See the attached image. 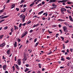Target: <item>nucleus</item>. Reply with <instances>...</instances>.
<instances>
[{
  "label": "nucleus",
  "mask_w": 73,
  "mask_h": 73,
  "mask_svg": "<svg viewBox=\"0 0 73 73\" xmlns=\"http://www.w3.org/2000/svg\"><path fill=\"white\" fill-rule=\"evenodd\" d=\"M63 31L65 32H68V30H67V28L65 26H64L63 27Z\"/></svg>",
  "instance_id": "nucleus-1"
},
{
  "label": "nucleus",
  "mask_w": 73,
  "mask_h": 73,
  "mask_svg": "<svg viewBox=\"0 0 73 73\" xmlns=\"http://www.w3.org/2000/svg\"><path fill=\"white\" fill-rule=\"evenodd\" d=\"M56 1H57L56 0H50L49 1L48 3H54V2H56Z\"/></svg>",
  "instance_id": "nucleus-2"
},
{
  "label": "nucleus",
  "mask_w": 73,
  "mask_h": 73,
  "mask_svg": "<svg viewBox=\"0 0 73 73\" xmlns=\"http://www.w3.org/2000/svg\"><path fill=\"white\" fill-rule=\"evenodd\" d=\"M68 0H63L62 1H58L59 3H66Z\"/></svg>",
  "instance_id": "nucleus-3"
},
{
  "label": "nucleus",
  "mask_w": 73,
  "mask_h": 73,
  "mask_svg": "<svg viewBox=\"0 0 73 73\" xmlns=\"http://www.w3.org/2000/svg\"><path fill=\"white\" fill-rule=\"evenodd\" d=\"M20 60H21V59H18L17 60V64L19 65H21V61Z\"/></svg>",
  "instance_id": "nucleus-4"
},
{
  "label": "nucleus",
  "mask_w": 73,
  "mask_h": 73,
  "mask_svg": "<svg viewBox=\"0 0 73 73\" xmlns=\"http://www.w3.org/2000/svg\"><path fill=\"white\" fill-rule=\"evenodd\" d=\"M7 66L6 65H4L3 66V68L4 70H6Z\"/></svg>",
  "instance_id": "nucleus-5"
},
{
  "label": "nucleus",
  "mask_w": 73,
  "mask_h": 73,
  "mask_svg": "<svg viewBox=\"0 0 73 73\" xmlns=\"http://www.w3.org/2000/svg\"><path fill=\"white\" fill-rule=\"evenodd\" d=\"M27 57L26 56H24V58L22 59V61H27Z\"/></svg>",
  "instance_id": "nucleus-6"
},
{
  "label": "nucleus",
  "mask_w": 73,
  "mask_h": 73,
  "mask_svg": "<svg viewBox=\"0 0 73 73\" xmlns=\"http://www.w3.org/2000/svg\"><path fill=\"white\" fill-rule=\"evenodd\" d=\"M60 11L65 12V11H66V9H64V8H61Z\"/></svg>",
  "instance_id": "nucleus-7"
},
{
  "label": "nucleus",
  "mask_w": 73,
  "mask_h": 73,
  "mask_svg": "<svg viewBox=\"0 0 73 73\" xmlns=\"http://www.w3.org/2000/svg\"><path fill=\"white\" fill-rule=\"evenodd\" d=\"M13 45L15 48H16L17 47V42H15V43L13 44Z\"/></svg>",
  "instance_id": "nucleus-8"
},
{
  "label": "nucleus",
  "mask_w": 73,
  "mask_h": 73,
  "mask_svg": "<svg viewBox=\"0 0 73 73\" xmlns=\"http://www.w3.org/2000/svg\"><path fill=\"white\" fill-rule=\"evenodd\" d=\"M9 17V15H7V16H4V17H1V19H5V18H7Z\"/></svg>",
  "instance_id": "nucleus-9"
},
{
  "label": "nucleus",
  "mask_w": 73,
  "mask_h": 73,
  "mask_svg": "<svg viewBox=\"0 0 73 73\" xmlns=\"http://www.w3.org/2000/svg\"><path fill=\"white\" fill-rule=\"evenodd\" d=\"M70 63H71V62H67V65L68 66H70Z\"/></svg>",
  "instance_id": "nucleus-10"
},
{
  "label": "nucleus",
  "mask_w": 73,
  "mask_h": 73,
  "mask_svg": "<svg viewBox=\"0 0 73 73\" xmlns=\"http://www.w3.org/2000/svg\"><path fill=\"white\" fill-rule=\"evenodd\" d=\"M5 44L3 43L0 45V47H3V46H5Z\"/></svg>",
  "instance_id": "nucleus-11"
},
{
  "label": "nucleus",
  "mask_w": 73,
  "mask_h": 73,
  "mask_svg": "<svg viewBox=\"0 0 73 73\" xmlns=\"http://www.w3.org/2000/svg\"><path fill=\"white\" fill-rule=\"evenodd\" d=\"M52 6L53 7V8H56V7H57V5H55V3H53L52 5Z\"/></svg>",
  "instance_id": "nucleus-12"
},
{
  "label": "nucleus",
  "mask_w": 73,
  "mask_h": 73,
  "mask_svg": "<svg viewBox=\"0 0 73 73\" xmlns=\"http://www.w3.org/2000/svg\"><path fill=\"white\" fill-rule=\"evenodd\" d=\"M15 7V4H13L11 5V8L12 9V8H13Z\"/></svg>",
  "instance_id": "nucleus-13"
},
{
  "label": "nucleus",
  "mask_w": 73,
  "mask_h": 73,
  "mask_svg": "<svg viewBox=\"0 0 73 73\" xmlns=\"http://www.w3.org/2000/svg\"><path fill=\"white\" fill-rule=\"evenodd\" d=\"M14 29L15 31H16V29H19V27H17L16 26V25H14Z\"/></svg>",
  "instance_id": "nucleus-14"
},
{
  "label": "nucleus",
  "mask_w": 73,
  "mask_h": 73,
  "mask_svg": "<svg viewBox=\"0 0 73 73\" xmlns=\"http://www.w3.org/2000/svg\"><path fill=\"white\" fill-rule=\"evenodd\" d=\"M69 17L70 21H71L73 22V19H72V16H69Z\"/></svg>",
  "instance_id": "nucleus-15"
},
{
  "label": "nucleus",
  "mask_w": 73,
  "mask_h": 73,
  "mask_svg": "<svg viewBox=\"0 0 73 73\" xmlns=\"http://www.w3.org/2000/svg\"><path fill=\"white\" fill-rule=\"evenodd\" d=\"M61 58L60 59L61 61H65L64 58H63V56H61Z\"/></svg>",
  "instance_id": "nucleus-16"
},
{
  "label": "nucleus",
  "mask_w": 73,
  "mask_h": 73,
  "mask_svg": "<svg viewBox=\"0 0 73 73\" xmlns=\"http://www.w3.org/2000/svg\"><path fill=\"white\" fill-rule=\"evenodd\" d=\"M43 12H44V11H42L39 12L38 14L39 15H41V14H42V13H43Z\"/></svg>",
  "instance_id": "nucleus-17"
},
{
  "label": "nucleus",
  "mask_w": 73,
  "mask_h": 73,
  "mask_svg": "<svg viewBox=\"0 0 73 73\" xmlns=\"http://www.w3.org/2000/svg\"><path fill=\"white\" fill-rule=\"evenodd\" d=\"M15 67L16 68H17V69H18V70H19V69H20V68H19V66H18L17 64H16Z\"/></svg>",
  "instance_id": "nucleus-18"
},
{
  "label": "nucleus",
  "mask_w": 73,
  "mask_h": 73,
  "mask_svg": "<svg viewBox=\"0 0 73 73\" xmlns=\"http://www.w3.org/2000/svg\"><path fill=\"white\" fill-rule=\"evenodd\" d=\"M38 25H39V24L38 23L36 25H35L33 26V28H35L36 27H37Z\"/></svg>",
  "instance_id": "nucleus-19"
},
{
  "label": "nucleus",
  "mask_w": 73,
  "mask_h": 73,
  "mask_svg": "<svg viewBox=\"0 0 73 73\" xmlns=\"http://www.w3.org/2000/svg\"><path fill=\"white\" fill-rule=\"evenodd\" d=\"M29 68H26L25 70V72H27V71H29Z\"/></svg>",
  "instance_id": "nucleus-20"
},
{
  "label": "nucleus",
  "mask_w": 73,
  "mask_h": 73,
  "mask_svg": "<svg viewBox=\"0 0 73 73\" xmlns=\"http://www.w3.org/2000/svg\"><path fill=\"white\" fill-rule=\"evenodd\" d=\"M9 53H10V49L7 50V54H9Z\"/></svg>",
  "instance_id": "nucleus-21"
},
{
  "label": "nucleus",
  "mask_w": 73,
  "mask_h": 73,
  "mask_svg": "<svg viewBox=\"0 0 73 73\" xmlns=\"http://www.w3.org/2000/svg\"><path fill=\"white\" fill-rule=\"evenodd\" d=\"M38 43H39V42H37L36 43V44H35L34 46L35 47H36V46H37V45H38Z\"/></svg>",
  "instance_id": "nucleus-22"
},
{
  "label": "nucleus",
  "mask_w": 73,
  "mask_h": 73,
  "mask_svg": "<svg viewBox=\"0 0 73 73\" xmlns=\"http://www.w3.org/2000/svg\"><path fill=\"white\" fill-rule=\"evenodd\" d=\"M58 21H65V20H63L61 19H58Z\"/></svg>",
  "instance_id": "nucleus-23"
},
{
  "label": "nucleus",
  "mask_w": 73,
  "mask_h": 73,
  "mask_svg": "<svg viewBox=\"0 0 73 73\" xmlns=\"http://www.w3.org/2000/svg\"><path fill=\"white\" fill-rule=\"evenodd\" d=\"M13 68V72H15V66H13L12 67Z\"/></svg>",
  "instance_id": "nucleus-24"
},
{
  "label": "nucleus",
  "mask_w": 73,
  "mask_h": 73,
  "mask_svg": "<svg viewBox=\"0 0 73 73\" xmlns=\"http://www.w3.org/2000/svg\"><path fill=\"white\" fill-rule=\"evenodd\" d=\"M4 37V35H0V39H1Z\"/></svg>",
  "instance_id": "nucleus-25"
},
{
  "label": "nucleus",
  "mask_w": 73,
  "mask_h": 73,
  "mask_svg": "<svg viewBox=\"0 0 73 73\" xmlns=\"http://www.w3.org/2000/svg\"><path fill=\"white\" fill-rule=\"evenodd\" d=\"M31 21H28L27 23V24H31Z\"/></svg>",
  "instance_id": "nucleus-26"
},
{
  "label": "nucleus",
  "mask_w": 73,
  "mask_h": 73,
  "mask_svg": "<svg viewBox=\"0 0 73 73\" xmlns=\"http://www.w3.org/2000/svg\"><path fill=\"white\" fill-rule=\"evenodd\" d=\"M38 66H39V68H41V65L40 64H38Z\"/></svg>",
  "instance_id": "nucleus-27"
},
{
  "label": "nucleus",
  "mask_w": 73,
  "mask_h": 73,
  "mask_svg": "<svg viewBox=\"0 0 73 73\" xmlns=\"http://www.w3.org/2000/svg\"><path fill=\"white\" fill-rule=\"evenodd\" d=\"M8 28V27L6 26L4 28V30H6V29H7Z\"/></svg>",
  "instance_id": "nucleus-28"
},
{
  "label": "nucleus",
  "mask_w": 73,
  "mask_h": 73,
  "mask_svg": "<svg viewBox=\"0 0 73 73\" xmlns=\"http://www.w3.org/2000/svg\"><path fill=\"white\" fill-rule=\"evenodd\" d=\"M22 23H20L19 26V28H21V26H22Z\"/></svg>",
  "instance_id": "nucleus-29"
},
{
  "label": "nucleus",
  "mask_w": 73,
  "mask_h": 73,
  "mask_svg": "<svg viewBox=\"0 0 73 73\" xmlns=\"http://www.w3.org/2000/svg\"><path fill=\"white\" fill-rule=\"evenodd\" d=\"M11 32H13V31H14V30H13V28H12L11 29Z\"/></svg>",
  "instance_id": "nucleus-30"
},
{
  "label": "nucleus",
  "mask_w": 73,
  "mask_h": 73,
  "mask_svg": "<svg viewBox=\"0 0 73 73\" xmlns=\"http://www.w3.org/2000/svg\"><path fill=\"white\" fill-rule=\"evenodd\" d=\"M24 0H22L21 1V3H20V4H22L23 2H24Z\"/></svg>",
  "instance_id": "nucleus-31"
},
{
  "label": "nucleus",
  "mask_w": 73,
  "mask_h": 73,
  "mask_svg": "<svg viewBox=\"0 0 73 73\" xmlns=\"http://www.w3.org/2000/svg\"><path fill=\"white\" fill-rule=\"evenodd\" d=\"M64 24L65 25H66L67 26H69V24H68L67 23H64Z\"/></svg>",
  "instance_id": "nucleus-32"
},
{
  "label": "nucleus",
  "mask_w": 73,
  "mask_h": 73,
  "mask_svg": "<svg viewBox=\"0 0 73 73\" xmlns=\"http://www.w3.org/2000/svg\"><path fill=\"white\" fill-rule=\"evenodd\" d=\"M17 41H18L19 42H20V41H21V40L20 38H18L17 39Z\"/></svg>",
  "instance_id": "nucleus-33"
},
{
  "label": "nucleus",
  "mask_w": 73,
  "mask_h": 73,
  "mask_svg": "<svg viewBox=\"0 0 73 73\" xmlns=\"http://www.w3.org/2000/svg\"><path fill=\"white\" fill-rule=\"evenodd\" d=\"M25 36V34H23V35H22L21 38H23V37H24Z\"/></svg>",
  "instance_id": "nucleus-34"
},
{
  "label": "nucleus",
  "mask_w": 73,
  "mask_h": 73,
  "mask_svg": "<svg viewBox=\"0 0 73 73\" xmlns=\"http://www.w3.org/2000/svg\"><path fill=\"white\" fill-rule=\"evenodd\" d=\"M23 12H25V11L27 10V8H24V9H23Z\"/></svg>",
  "instance_id": "nucleus-35"
},
{
  "label": "nucleus",
  "mask_w": 73,
  "mask_h": 73,
  "mask_svg": "<svg viewBox=\"0 0 73 73\" xmlns=\"http://www.w3.org/2000/svg\"><path fill=\"white\" fill-rule=\"evenodd\" d=\"M52 52L50 51V52L47 54V55H49V54H52Z\"/></svg>",
  "instance_id": "nucleus-36"
},
{
  "label": "nucleus",
  "mask_w": 73,
  "mask_h": 73,
  "mask_svg": "<svg viewBox=\"0 0 73 73\" xmlns=\"http://www.w3.org/2000/svg\"><path fill=\"white\" fill-rule=\"evenodd\" d=\"M40 6H41V5H42L41 3H40L37 6V7H38H38H39V6H40Z\"/></svg>",
  "instance_id": "nucleus-37"
},
{
  "label": "nucleus",
  "mask_w": 73,
  "mask_h": 73,
  "mask_svg": "<svg viewBox=\"0 0 73 73\" xmlns=\"http://www.w3.org/2000/svg\"><path fill=\"white\" fill-rule=\"evenodd\" d=\"M66 59H67V60H70V58L69 57H67L66 58Z\"/></svg>",
  "instance_id": "nucleus-38"
},
{
  "label": "nucleus",
  "mask_w": 73,
  "mask_h": 73,
  "mask_svg": "<svg viewBox=\"0 0 73 73\" xmlns=\"http://www.w3.org/2000/svg\"><path fill=\"white\" fill-rule=\"evenodd\" d=\"M3 10H2L0 11V13H3V12H4V11H3Z\"/></svg>",
  "instance_id": "nucleus-39"
},
{
  "label": "nucleus",
  "mask_w": 73,
  "mask_h": 73,
  "mask_svg": "<svg viewBox=\"0 0 73 73\" xmlns=\"http://www.w3.org/2000/svg\"><path fill=\"white\" fill-rule=\"evenodd\" d=\"M45 2L43 1L42 2V5H44L45 4Z\"/></svg>",
  "instance_id": "nucleus-40"
},
{
  "label": "nucleus",
  "mask_w": 73,
  "mask_h": 73,
  "mask_svg": "<svg viewBox=\"0 0 73 73\" xmlns=\"http://www.w3.org/2000/svg\"><path fill=\"white\" fill-rule=\"evenodd\" d=\"M17 11H19V8H16L15 9Z\"/></svg>",
  "instance_id": "nucleus-41"
},
{
  "label": "nucleus",
  "mask_w": 73,
  "mask_h": 73,
  "mask_svg": "<svg viewBox=\"0 0 73 73\" xmlns=\"http://www.w3.org/2000/svg\"><path fill=\"white\" fill-rule=\"evenodd\" d=\"M4 20H5V19H3L2 20H0V23H2V22H3Z\"/></svg>",
  "instance_id": "nucleus-42"
},
{
  "label": "nucleus",
  "mask_w": 73,
  "mask_h": 73,
  "mask_svg": "<svg viewBox=\"0 0 73 73\" xmlns=\"http://www.w3.org/2000/svg\"><path fill=\"white\" fill-rule=\"evenodd\" d=\"M33 30H31L29 31V32L30 33H32V32H33Z\"/></svg>",
  "instance_id": "nucleus-43"
},
{
  "label": "nucleus",
  "mask_w": 73,
  "mask_h": 73,
  "mask_svg": "<svg viewBox=\"0 0 73 73\" xmlns=\"http://www.w3.org/2000/svg\"><path fill=\"white\" fill-rule=\"evenodd\" d=\"M67 12H68V13H71V12L70 11L67 10Z\"/></svg>",
  "instance_id": "nucleus-44"
},
{
  "label": "nucleus",
  "mask_w": 73,
  "mask_h": 73,
  "mask_svg": "<svg viewBox=\"0 0 73 73\" xmlns=\"http://www.w3.org/2000/svg\"><path fill=\"white\" fill-rule=\"evenodd\" d=\"M60 38H61L62 39V40H64V37L62 36H61Z\"/></svg>",
  "instance_id": "nucleus-45"
},
{
  "label": "nucleus",
  "mask_w": 73,
  "mask_h": 73,
  "mask_svg": "<svg viewBox=\"0 0 73 73\" xmlns=\"http://www.w3.org/2000/svg\"><path fill=\"white\" fill-rule=\"evenodd\" d=\"M37 41V38H36L34 39V42H36V41Z\"/></svg>",
  "instance_id": "nucleus-46"
},
{
  "label": "nucleus",
  "mask_w": 73,
  "mask_h": 73,
  "mask_svg": "<svg viewBox=\"0 0 73 73\" xmlns=\"http://www.w3.org/2000/svg\"><path fill=\"white\" fill-rule=\"evenodd\" d=\"M68 4H69V5L72 4V2H68Z\"/></svg>",
  "instance_id": "nucleus-47"
},
{
  "label": "nucleus",
  "mask_w": 73,
  "mask_h": 73,
  "mask_svg": "<svg viewBox=\"0 0 73 73\" xmlns=\"http://www.w3.org/2000/svg\"><path fill=\"white\" fill-rule=\"evenodd\" d=\"M25 15H24L23 17V19H25Z\"/></svg>",
  "instance_id": "nucleus-48"
},
{
  "label": "nucleus",
  "mask_w": 73,
  "mask_h": 73,
  "mask_svg": "<svg viewBox=\"0 0 73 73\" xmlns=\"http://www.w3.org/2000/svg\"><path fill=\"white\" fill-rule=\"evenodd\" d=\"M48 31L49 34H50V33H52V31H49V30H48Z\"/></svg>",
  "instance_id": "nucleus-49"
},
{
  "label": "nucleus",
  "mask_w": 73,
  "mask_h": 73,
  "mask_svg": "<svg viewBox=\"0 0 73 73\" xmlns=\"http://www.w3.org/2000/svg\"><path fill=\"white\" fill-rule=\"evenodd\" d=\"M36 61H37V62H39L40 61V60L37 59L36 60Z\"/></svg>",
  "instance_id": "nucleus-50"
},
{
  "label": "nucleus",
  "mask_w": 73,
  "mask_h": 73,
  "mask_svg": "<svg viewBox=\"0 0 73 73\" xmlns=\"http://www.w3.org/2000/svg\"><path fill=\"white\" fill-rule=\"evenodd\" d=\"M68 26L69 27V28H73V26L72 25H71L70 26H69L68 25Z\"/></svg>",
  "instance_id": "nucleus-51"
},
{
  "label": "nucleus",
  "mask_w": 73,
  "mask_h": 73,
  "mask_svg": "<svg viewBox=\"0 0 73 73\" xmlns=\"http://www.w3.org/2000/svg\"><path fill=\"white\" fill-rule=\"evenodd\" d=\"M23 26H25V25H26V23H24L23 24H22Z\"/></svg>",
  "instance_id": "nucleus-52"
},
{
  "label": "nucleus",
  "mask_w": 73,
  "mask_h": 73,
  "mask_svg": "<svg viewBox=\"0 0 73 73\" xmlns=\"http://www.w3.org/2000/svg\"><path fill=\"white\" fill-rule=\"evenodd\" d=\"M65 8H67V9H68L69 8V6H65Z\"/></svg>",
  "instance_id": "nucleus-53"
},
{
  "label": "nucleus",
  "mask_w": 73,
  "mask_h": 73,
  "mask_svg": "<svg viewBox=\"0 0 73 73\" xmlns=\"http://www.w3.org/2000/svg\"><path fill=\"white\" fill-rule=\"evenodd\" d=\"M52 27H53V28H54V27H56V25H52Z\"/></svg>",
  "instance_id": "nucleus-54"
},
{
  "label": "nucleus",
  "mask_w": 73,
  "mask_h": 73,
  "mask_svg": "<svg viewBox=\"0 0 73 73\" xmlns=\"http://www.w3.org/2000/svg\"><path fill=\"white\" fill-rule=\"evenodd\" d=\"M29 65L28 64H26L25 66H26V67H29Z\"/></svg>",
  "instance_id": "nucleus-55"
},
{
  "label": "nucleus",
  "mask_w": 73,
  "mask_h": 73,
  "mask_svg": "<svg viewBox=\"0 0 73 73\" xmlns=\"http://www.w3.org/2000/svg\"><path fill=\"white\" fill-rule=\"evenodd\" d=\"M22 46H23V45H21L19 47V49H21L22 48Z\"/></svg>",
  "instance_id": "nucleus-56"
},
{
  "label": "nucleus",
  "mask_w": 73,
  "mask_h": 73,
  "mask_svg": "<svg viewBox=\"0 0 73 73\" xmlns=\"http://www.w3.org/2000/svg\"><path fill=\"white\" fill-rule=\"evenodd\" d=\"M28 43H29V41H28V40H27L26 44H28Z\"/></svg>",
  "instance_id": "nucleus-57"
},
{
  "label": "nucleus",
  "mask_w": 73,
  "mask_h": 73,
  "mask_svg": "<svg viewBox=\"0 0 73 73\" xmlns=\"http://www.w3.org/2000/svg\"><path fill=\"white\" fill-rule=\"evenodd\" d=\"M15 61H16L17 60V59H16V56H15Z\"/></svg>",
  "instance_id": "nucleus-58"
},
{
  "label": "nucleus",
  "mask_w": 73,
  "mask_h": 73,
  "mask_svg": "<svg viewBox=\"0 0 73 73\" xmlns=\"http://www.w3.org/2000/svg\"><path fill=\"white\" fill-rule=\"evenodd\" d=\"M27 7V5H24L23 6V8H24L25 7Z\"/></svg>",
  "instance_id": "nucleus-59"
},
{
  "label": "nucleus",
  "mask_w": 73,
  "mask_h": 73,
  "mask_svg": "<svg viewBox=\"0 0 73 73\" xmlns=\"http://www.w3.org/2000/svg\"><path fill=\"white\" fill-rule=\"evenodd\" d=\"M70 51L71 52H73V49L72 48H70Z\"/></svg>",
  "instance_id": "nucleus-60"
},
{
  "label": "nucleus",
  "mask_w": 73,
  "mask_h": 73,
  "mask_svg": "<svg viewBox=\"0 0 73 73\" xmlns=\"http://www.w3.org/2000/svg\"><path fill=\"white\" fill-rule=\"evenodd\" d=\"M63 49H64L65 48V45L63 44Z\"/></svg>",
  "instance_id": "nucleus-61"
},
{
  "label": "nucleus",
  "mask_w": 73,
  "mask_h": 73,
  "mask_svg": "<svg viewBox=\"0 0 73 73\" xmlns=\"http://www.w3.org/2000/svg\"><path fill=\"white\" fill-rule=\"evenodd\" d=\"M69 42V40H68L66 42H65V43H68Z\"/></svg>",
  "instance_id": "nucleus-62"
},
{
  "label": "nucleus",
  "mask_w": 73,
  "mask_h": 73,
  "mask_svg": "<svg viewBox=\"0 0 73 73\" xmlns=\"http://www.w3.org/2000/svg\"><path fill=\"white\" fill-rule=\"evenodd\" d=\"M61 11L62 12V14H64V11Z\"/></svg>",
  "instance_id": "nucleus-63"
},
{
  "label": "nucleus",
  "mask_w": 73,
  "mask_h": 73,
  "mask_svg": "<svg viewBox=\"0 0 73 73\" xmlns=\"http://www.w3.org/2000/svg\"><path fill=\"white\" fill-rule=\"evenodd\" d=\"M5 73H8V72L7 71H5Z\"/></svg>",
  "instance_id": "nucleus-64"
}]
</instances>
